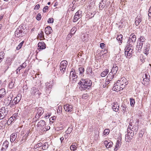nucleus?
<instances>
[{"instance_id":"nucleus-7","label":"nucleus","mask_w":151,"mask_h":151,"mask_svg":"<svg viewBox=\"0 0 151 151\" xmlns=\"http://www.w3.org/2000/svg\"><path fill=\"white\" fill-rule=\"evenodd\" d=\"M23 28L22 27H19L15 32V35L16 37H22V33L23 31Z\"/></svg>"},{"instance_id":"nucleus-36","label":"nucleus","mask_w":151,"mask_h":151,"mask_svg":"<svg viewBox=\"0 0 151 151\" xmlns=\"http://www.w3.org/2000/svg\"><path fill=\"white\" fill-rule=\"evenodd\" d=\"M143 45V42H139V45L137 46V47L138 48V50H141Z\"/></svg>"},{"instance_id":"nucleus-28","label":"nucleus","mask_w":151,"mask_h":151,"mask_svg":"<svg viewBox=\"0 0 151 151\" xmlns=\"http://www.w3.org/2000/svg\"><path fill=\"white\" fill-rule=\"evenodd\" d=\"M8 110L6 109H5V107H2L0 109V112L3 113H6V114H8Z\"/></svg>"},{"instance_id":"nucleus-23","label":"nucleus","mask_w":151,"mask_h":151,"mask_svg":"<svg viewBox=\"0 0 151 151\" xmlns=\"http://www.w3.org/2000/svg\"><path fill=\"white\" fill-rule=\"evenodd\" d=\"M142 21V19L141 17H137L135 19V24L136 26L138 25Z\"/></svg>"},{"instance_id":"nucleus-21","label":"nucleus","mask_w":151,"mask_h":151,"mask_svg":"<svg viewBox=\"0 0 151 151\" xmlns=\"http://www.w3.org/2000/svg\"><path fill=\"white\" fill-rule=\"evenodd\" d=\"M38 47L40 49L43 50L46 48V45L43 42H39L38 44Z\"/></svg>"},{"instance_id":"nucleus-60","label":"nucleus","mask_w":151,"mask_h":151,"mask_svg":"<svg viewBox=\"0 0 151 151\" xmlns=\"http://www.w3.org/2000/svg\"><path fill=\"white\" fill-rule=\"evenodd\" d=\"M131 49V46H127L125 47V53L127 51H128V50H129V49Z\"/></svg>"},{"instance_id":"nucleus-46","label":"nucleus","mask_w":151,"mask_h":151,"mask_svg":"<svg viewBox=\"0 0 151 151\" xmlns=\"http://www.w3.org/2000/svg\"><path fill=\"white\" fill-rule=\"evenodd\" d=\"M12 100V99H11V98H10L9 99H7V100H6L5 101V102H6L7 101H8L6 102H5L6 103V104H11V101Z\"/></svg>"},{"instance_id":"nucleus-64","label":"nucleus","mask_w":151,"mask_h":151,"mask_svg":"<svg viewBox=\"0 0 151 151\" xmlns=\"http://www.w3.org/2000/svg\"><path fill=\"white\" fill-rule=\"evenodd\" d=\"M73 35L72 34H71V33H70L69 34H68V36L67 38H68V39H69L70 38L72 37Z\"/></svg>"},{"instance_id":"nucleus-17","label":"nucleus","mask_w":151,"mask_h":151,"mask_svg":"<svg viewBox=\"0 0 151 151\" xmlns=\"http://www.w3.org/2000/svg\"><path fill=\"white\" fill-rule=\"evenodd\" d=\"M127 132V135L126 136L127 138L130 139H132L134 134L133 130H132L129 131Z\"/></svg>"},{"instance_id":"nucleus-4","label":"nucleus","mask_w":151,"mask_h":151,"mask_svg":"<svg viewBox=\"0 0 151 151\" xmlns=\"http://www.w3.org/2000/svg\"><path fill=\"white\" fill-rule=\"evenodd\" d=\"M67 64L68 62L65 60H63L60 63V70L61 73L63 74L65 73Z\"/></svg>"},{"instance_id":"nucleus-49","label":"nucleus","mask_w":151,"mask_h":151,"mask_svg":"<svg viewBox=\"0 0 151 151\" xmlns=\"http://www.w3.org/2000/svg\"><path fill=\"white\" fill-rule=\"evenodd\" d=\"M5 53L3 52H0V57L4 58L5 57Z\"/></svg>"},{"instance_id":"nucleus-63","label":"nucleus","mask_w":151,"mask_h":151,"mask_svg":"<svg viewBox=\"0 0 151 151\" xmlns=\"http://www.w3.org/2000/svg\"><path fill=\"white\" fill-rule=\"evenodd\" d=\"M30 105H29V106H25V110H26L27 109H28V110H30Z\"/></svg>"},{"instance_id":"nucleus-13","label":"nucleus","mask_w":151,"mask_h":151,"mask_svg":"<svg viewBox=\"0 0 151 151\" xmlns=\"http://www.w3.org/2000/svg\"><path fill=\"white\" fill-rule=\"evenodd\" d=\"M121 87V86L120 85H119L118 83L117 82V83H115L114 84L112 89L114 91H118L123 89H122Z\"/></svg>"},{"instance_id":"nucleus-44","label":"nucleus","mask_w":151,"mask_h":151,"mask_svg":"<svg viewBox=\"0 0 151 151\" xmlns=\"http://www.w3.org/2000/svg\"><path fill=\"white\" fill-rule=\"evenodd\" d=\"M129 38H130L132 39H134V40H136V36L134 35V33L132 34L131 35H130Z\"/></svg>"},{"instance_id":"nucleus-16","label":"nucleus","mask_w":151,"mask_h":151,"mask_svg":"<svg viewBox=\"0 0 151 151\" xmlns=\"http://www.w3.org/2000/svg\"><path fill=\"white\" fill-rule=\"evenodd\" d=\"M104 145L106 148H109L111 147L113 145L112 142L110 141L109 142L107 140L104 142Z\"/></svg>"},{"instance_id":"nucleus-3","label":"nucleus","mask_w":151,"mask_h":151,"mask_svg":"<svg viewBox=\"0 0 151 151\" xmlns=\"http://www.w3.org/2000/svg\"><path fill=\"white\" fill-rule=\"evenodd\" d=\"M45 122L43 120H41L38 122L36 126L38 129L43 131L46 130V129H45Z\"/></svg>"},{"instance_id":"nucleus-9","label":"nucleus","mask_w":151,"mask_h":151,"mask_svg":"<svg viewBox=\"0 0 151 151\" xmlns=\"http://www.w3.org/2000/svg\"><path fill=\"white\" fill-rule=\"evenodd\" d=\"M44 112V110L41 107H39L37 109V114L35 116V118L37 119L39 118L40 117L42 114Z\"/></svg>"},{"instance_id":"nucleus-62","label":"nucleus","mask_w":151,"mask_h":151,"mask_svg":"<svg viewBox=\"0 0 151 151\" xmlns=\"http://www.w3.org/2000/svg\"><path fill=\"white\" fill-rule=\"evenodd\" d=\"M148 16L151 17V6L150 7V8L148 11Z\"/></svg>"},{"instance_id":"nucleus-25","label":"nucleus","mask_w":151,"mask_h":151,"mask_svg":"<svg viewBox=\"0 0 151 151\" xmlns=\"http://www.w3.org/2000/svg\"><path fill=\"white\" fill-rule=\"evenodd\" d=\"M9 144V142L6 140L3 143L2 145V147L1 150H2L3 149H6L8 147Z\"/></svg>"},{"instance_id":"nucleus-1","label":"nucleus","mask_w":151,"mask_h":151,"mask_svg":"<svg viewBox=\"0 0 151 151\" xmlns=\"http://www.w3.org/2000/svg\"><path fill=\"white\" fill-rule=\"evenodd\" d=\"M78 84L81 85L82 90H85L90 88L92 85V82L89 79H82Z\"/></svg>"},{"instance_id":"nucleus-61","label":"nucleus","mask_w":151,"mask_h":151,"mask_svg":"<svg viewBox=\"0 0 151 151\" xmlns=\"http://www.w3.org/2000/svg\"><path fill=\"white\" fill-rule=\"evenodd\" d=\"M51 114L50 113H47L46 114L45 116V117L46 118H48L51 115Z\"/></svg>"},{"instance_id":"nucleus-20","label":"nucleus","mask_w":151,"mask_h":151,"mask_svg":"<svg viewBox=\"0 0 151 151\" xmlns=\"http://www.w3.org/2000/svg\"><path fill=\"white\" fill-rule=\"evenodd\" d=\"M135 41L136 40H134V39H132L129 38L127 42V45L128 46H131V47H132L133 45H134Z\"/></svg>"},{"instance_id":"nucleus-29","label":"nucleus","mask_w":151,"mask_h":151,"mask_svg":"<svg viewBox=\"0 0 151 151\" xmlns=\"http://www.w3.org/2000/svg\"><path fill=\"white\" fill-rule=\"evenodd\" d=\"M53 83H52V82L51 81H50L48 82H47L46 83V88L48 89L51 88L53 86Z\"/></svg>"},{"instance_id":"nucleus-26","label":"nucleus","mask_w":151,"mask_h":151,"mask_svg":"<svg viewBox=\"0 0 151 151\" xmlns=\"http://www.w3.org/2000/svg\"><path fill=\"white\" fill-rule=\"evenodd\" d=\"M121 145L120 142V141L117 140V141L116 145L114 149V151H116L119 148Z\"/></svg>"},{"instance_id":"nucleus-55","label":"nucleus","mask_w":151,"mask_h":151,"mask_svg":"<svg viewBox=\"0 0 151 151\" xmlns=\"http://www.w3.org/2000/svg\"><path fill=\"white\" fill-rule=\"evenodd\" d=\"M48 23H52L53 22V19L52 18H50L47 21Z\"/></svg>"},{"instance_id":"nucleus-33","label":"nucleus","mask_w":151,"mask_h":151,"mask_svg":"<svg viewBox=\"0 0 151 151\" xmlns=\"http://www.w3.org/2000/svg\"><path fill=\"white\" fill-rule=\"evenodd\" d=\"M37 37L40 39H42L44 37L43 32L41 31V32L38 34Z\"/></svg>"},{"instance_id":"nucleus-11","label":"nucleus","mask_w":151,"mask_h":151,"mask_svg":"<svg viewBox=\"0 0 151 151\" xmlns=\"http://www.w3.org/2000/svg\"><path fill=\"white\" fill-rule=\"evenodd\" d=\"M39 91L37 88H36L35 87H33L31 89L30 93L32 96H36L37 94L38 95H40L39 94Z\"/></svg>"},{"instance_id":"nucleus-31","label":"nucleus","mask_w":151,"mask_h":151,"mask_svg":"<svg viewBox=\"0 0 151 151\" xmlns=\"http://www.w3.org/2000/svg\"><path fill=\"white\" fill-rule=\"evenodd\" d=\"M119 104H114L112 108L113 110L115 111H118L119 108Z\"/></svg>"},{"instance_id":"nucleus-24","label":"nucleus","mask_w":151,"mask_h":151,"mask_svg":"<svg viewBox=\"0 0 151 151\" xmlns=\"http://www.w3.org/2000/svg\"><path fill=\"white\" fill-rule=\"evenodd\" d=\"M17 135L15 133H13L10 136V141L12 142H13L16 139Z\"/></svg>"},{"instance_id":"nucleus-12","label":"nucleus","mask_w":151,"mask_h":151,"mask_svg":"<svg viewBox=\"0 0 151 151\" xmlns=\"http://www.w3.org/2000/svg\"><path fill=\"white\" fill-rule=\"evenodd\" d=\"M64 107L67 112H70L73 110V106L71 104H65L64 106Z\"/></svg>"},{"instance_id":"nucleus-15","label":"nucleus","mask_w":151,"mask_h":151,"mask_svg":"<svg viewBox=\"0 0 151 151\" xmlns=\"http://www.w3.org/2000/svg\"><path fill=\"white\" fill-rule=\"evenodd\" d=\"M13 60V59L12 58H10L9 57H7L6 58V61H5V64L7 66V69L9 68V66L11 64L12 61Z\"/></svg>"},{"instance_id":"nucleus-32","label":"nucleus","mask_w":151,"mask_h":151,"mask_svg":"<svg viewBox=\"0 0 151 151\" xmlns=\"http://www.w3.org/2000/svg\"><path fill=\"white\" fill-rule=\"evenodd\" d=\"M109 72V70L106 69L105 70L103 71L101 74V76L102 77H105L106 76Z\"/></svg>"},{"instance_id":"nucleus-56","label":"nucleus","mask_w":151,"mask_h":151,"mask_svg":"<svg viewBox=\"0 0 151 151\" xmlns=\"http://www.w3.org/2000/svg\"><path fill=\"white\" fill-rule=\"evenodd\" d=\"M42 143L41 142H40L37 144L35 146V147H36V148H37L38 147H40L41 146L42 147Z\"/></svg>"},{"instance_id":"nucleus-27","label":"nucleus","mask_w":151,"mask_h":151,"mask_svg":"<svg viewBox=\"0 0 151 151\" xmlns=\"http://www.w3.org/2000/svg\"><path fill=\"white\" fill-rule=\"evenodd\" d=\"M150 49L149 46H146V47H144L143 50L144 53L147 55L149 53V51Z\"/></svg>"},{"instance_id":"nucleus-8","label":"nucleus","mask_w":151,"mask_h":151,"mask_svg":"<svg viewBox=\"0 0 151 151\" xmlns=\"http://www.w3.org/2000/svg\"><path fill=\"white\" fill-rule=\"evenodd\" d=\"M82 12L80 10L77 11L75 14L73 19V22H76L78 19L82 17Z\"/></svg>"},{"instance_id":"nucleus-37","label":"nucleus","mask_w":151,"mask_h":151,"mask_svg":"<svg viewBox=\"0 0 151 151\" xmlns=\"http://www.w3.org/2000/svg\"><path fill=\"white\" fill-rule=\"evenodd\" d=\"M110 130L109 129H106L104 130L103 133V135H106L109 134Z\"/></svg>"},{"instance_id":"nucleus-42","label":"nucleus","mask_w":151,"mask_h":151,"mask_svg":"<svg viewBox=\"0 0 151 151\" xmlns=\"http://www.w3.org/2000/svg\"><path fill=\"white\" fill-rule=\"evenodd\" d=\"M105 6V5L104 4L102 1L100 3L99 7L101 9H102Z\"/></svg>"},{"instance_id":"nucleus-35","label":"nucleus","mask_w":151,"mask_h":151,"mask_svg":"<svg viewBox=\"0 0 151 151\" xmlns=\"http://www.w3.org/2000/svg\"><path fill=\"white\" fill-rule=\"evenodd\" d=\"M24 43V41H22V42L19 43V44L17 46L16 48V49L17 50H18L20 49Z\"/></svg>"},{"instance_id":"nucleus-41","label":"nucleus","mask_w":151,"mask_h":151,"mask_svg":"<svg viewBox=\"0 0 151 151\" xmlns=\"http://www.w3.org/2000/svg\"><path fill=\"white\" fill-rule=\"evenodd\" d=\"M77 147L75 145H72L70 147V149L71 150L73 151L77 149Z\"/></svg>"},{"instance_id":"nucleus-34","label":"nucleus","mask_w":151,"mask_h":151,"mask_svg":"<svg viewBox=\"0 0 151 151\" xmlns=\"http://www.w3.org/2000/svg\"><path fill=\"white\" fill-rule=\"evenodd\" d=\"M123 35H120L117 36L116 37V39L117 40L120 41L121 43H122V40Z\"/></svg>"},{"instance_id":"nucleus-59","label":"nucleus","mask_w":151,"mask_h":151,"mask_svg":"<svg viewBox=\"0 0 151 151\" xmlns=\"http://www.w3.org/2000/svg\"><path fill=\"white\" fill-rule=\"evenodd\" d=\"M130 104H134L135 101L132 98L130 99Z\"/></svg>"},{"instance_id":"nucleus-40","label":"nucleus","mask_w":151,"mask_h":151,"mask_svg":"<svg viewBox=\"0 0 151 151\" xmlns=\"http://www.w3.org/2000/svg\"><path fill=\"white\" fill-rule=\"evenodd\" d=\"M29 133V132H28V131L27 133H26V134H25L26 136H25L23 137V138L21 140L22 142H23L25 141L26 138V137L28 135Z\"/></svg>"},{"instance_id":"nucleus-45","label":"nucleus","mask_w":151,"mask_h":151,"mask_svg":"<svg viewBox=\"0 0 151 151\" xmlns=\"http://www.w3.org/2000/svg\"><path fill=\"white\" fill-rule=\"evenodd\" d=\"M79 71L80 73V74H82L83 73L84 71V68L83 67H80L78 68Z\"/></svg>"},{"instance_id":"nucleus-22","label":"nucleus","mask_w":151,"mask_h":151,"mask_svg":"<svg viewBox=\"0 0 151 151\" xmlns=\"http://www.w3.org/2000/svg\"><path fill=\"white\" fill-rule=\"evenodd\" d=\"M6 94V91L4 88L0 89V100L1 99L4 97Z\"/></svg>"},{"instance_id":"nucleus-6","label":"nucleus","mask_w":151,"mask_h":151,"mask_svg":"<svg viewBox=\"0 0 151 151\" xmlns=\"http://www.w3.org/2000/svg\"><path fill=\"white\" fill-rule=\"evenodd\" d=\"M142 77L143 78V79L142 82V83L145 86L147 85L150 81V76L149 74L145 73V76H143Z\"/></svg>"},{"instance_id":"nucleus-18","label":"nucleus","mask_w":151,"mask_h":151,"mask_svg":"<svg viewBox=\"0 0 151 151\" xmlns=\"http://www.w3.org/2000/svg\"><path fill=\"white\" fill-rule=\"evenodd\" d=\"M52 32V28L49 26L47 27L45 29V32L47 35L50 34Z\"/></svg>"},{"instance_id":"nucleus-47","label":"nucleus","mask_w":151,"mask_h":151,"mask_svg":"<svg viewBox=\"0 0 151 151\" xmlns=\"http://www.w3.org/2000/svg\"><path fill=\"white\" fill-rule=\"evenodd\" d=\"M131 129H132V130L133 129V130H134V128L132 127V125H131V124H130L128 126V128L127 129V132L130 131L129 130H130V131L132 130Z\"/></svg>"},{"instance_id":"nucleus-2","label":"nucleus","mask_w":151,"mask_h":151,"mask_svg":"<svg viewBox=\"0 0 151 151\" xmlns=\"http://www.w3.org/2000/svg\"><path fill=\"white\" fill-rule=\"evenodd\" d=\"M75 70L72 69L70 71L69 76V80L72 81V83H75L77 80V76L74 73Z\"/></svg>"},{"instance_id":"nucleus-54","label":"nucleus","mask_w":151,"mask_h":151,"mask_svg":"<svg viewBox=\"0 0 151 151\" xmlns=\"http://www.w3.org/2000/svg\"><path fill=\"white\" fill-rule=\"evenodd\" d=\"M48 7L47 6H45L43 9V12H46L48 10Z\"/></svg>"},{"instance_id":"nucleus-50","label":"nucleus","mask_w":151,"mask_h":151,"mask_svg":"<svg viewBox=\"0 0 151 151\" xmlns=\"http://www.w3.org/2000/svg\"><path fill=\"white\" fill-rule=\"evenodd\" d=\"M41 18V16L40 13H38L36 17V19L38 20H40Z\"/></svg>"},{"instance_id":"nucleus-48","label":"nucleus","mask_w":151,"mask_h":151,"mask_svg":"<svg viewBox=\"0 0 151 151\" xmlns=\"http://www.w3.org/2000/svg\"><path fill=\"white\" fill-rule=\"evenodd\" d=\"M92 71V69L90 67H88L87 68L86 72L87 74L90 72H91Z\"/></svg>"},{"instance_id":"nucleus-58","label":"nucleus","mask_w":151,"mask_h":151,"mask_svg":"<svg viewBox=\"0 0 151 151\" xmlns=\"http://www.w3.org/2000/svg\"><path fill=\"white\" fill-rule=\"evenodd\" d=\"M26 63L25 62H24L21 65V67L23 68H25L26 67Z\"/></svg>"},{"instance_id":"nucleus-30","label":"nucleus","mask_w":151,"mask_h":151,"mask_svg":"<svg viewBox=\"0 0 151 151\" xmlns=\"http://www.w3.org/2000/svg\"><path fill=\"white\" fill-rule=\"evenodd\" d=\"M49 145L47 142L44 143L42 146V148L43 150H46L48 148Z\"/></svg>"},{"instance_id":"nucleus-10","label":"nucleus","mask_w":151,"mask_h":151,"mask_svg":"<svg viewBox=\"0 0 151 151\" xmlns=\"http://www.w3.org/2000/svg\"><path fill=\"white\" fill-rule=\"evenodd\" d=\"M113 73L110 72L107 76L106 80V83H105V86H106V85H107L109 83L110 81H111L114 78V75H113Z\"/></svg>"},{"instance_id":"nucleus-5","label":"nucleus","mask_w":151,"mask_h":151,"mask_svg":"<svg viewBox=\"0 0 151 151\" xmlns=\"http://www.w3.org/2000/svg\"><path fill=\"white\" fill-rule=\"evenodd\" d=\"M127 81L126 78H122L120 80H118L117 82L119 85H120L121 86V88L122 89H123L128 83Z\"/></svg>"},{"instance_id":"nucleus-38","label":"nucleus","mask_w":151,"mask_h":151,"mask_svg":"<svg viewBox=\"0 0 151 151\" xmlns=\"http://www.w3.org/2000/svg\"><path fill=\"white\" fill-rule=\"evenodd\" d=\"M76 31L77 28L76 27H74L71 30V32L70 33H71V34H72L73 35L75 33Z\"/></svg>"},{"instance_id":"nucleus-52","label":"nucleus","mask_w":151,"mask_h":151,"mask_svg":"<svg viewBox=\"0 0 151 151\" xmlns=\"http://www.w3.org/2000/svg\"><path fill=\"white\" fill-rule=\"evenodd\" d=\"M144 133V132L142 130L140 131L139 134V136L140 137H142Z\"/></svg>"},{"instance_id":"nucleus-57","label":"nucleus","mask_w":151,"mask_h":151,"mask_svg":"<svg viewBox=\"0 0 151 151\" xmlns=\"http://www.w3.org/2000/svg\"><path fill=\"white\" fill-rule=\"evenodd\" d=\"M13 121V117H10L9 120L8 121L7 123L8 124L9 123H10V124Z\"/></svg>"},{"instance_id":"nucleus-51","label":"nucleus","mask_w":151,"mask_h":151,"mask_svg":"<svg viewBox=\"0 0 151 151\" xmlns=\"http://www.w3.org/2000/svg\"><path fill=\"white\" fill-rule=\"evenodd\" d=\"M87 74L91 78H93L94 76V73L92 72V71H91V72H90Z\"/></svg>"},{"instance_id":"nucleus-14","label":"nucleus","mask_w":151,"mask_h":151,"mask_svg":"<svg viewBox=\"0 0 151 151\" xmlns=\"http://www.w3.org/2000/svg\"><path fill=\"white\" fill-rule=\"evenodd\" d=\"M133 46L132 47H131V49H129L128 51H127L125 52V55L128 58H130L132 56V53Z\"/></svg>"},{"instance_id":"nucleus-19","label":"nucleus","mask_w":151,"mask_h":151,"mask_svg":"<svg viewBox=\"0 0 151 151\" xmlns=\"http://www.w3.org/2000/svg\"><path fill=\"white\" fill-rule=\"evenodd\" d=\"M118 67L116 65H114L111 70V72L113 75L116 74L118 71Z\"/></svg>"},{"instance_id":"nucleus-43","label":"nucleus","mask_w":151,"mask_h":151,"mask_svg":"<svg viewBox=\"0 0 151 151\" xmlns=\"http://www.w3.org/2000/svg\"><path fill=\"white\" fill-rule=\"evenodd\" d=\"M145 40V39L143 36H141L140 38H139V40L140 42H144Z\"/></svg>"},{"instance_id":"nucleus-53","label":"nucleus","mask_w":151,"mask_h":151,"mask_svg":"<svg viewBox=\"0 0 151 151\" xmlns=\"http://www.w3.org/2000/svg\"><path fill=\"white\" fill-rule=\"evenodd\" d=\"M19 101V100L18 101H17V97H15L14 98V100L12 101V102H13L15 104H17Z\"/></svg>"},{"instance_id":"nucleus-39","label":"nucleus","mask_w":151,"mask_h":151,"mask_svg":"<svg viewBox=\"0 0 151 151\" xmlns=\"http://www.w3.org/2000/svg\"><path fill=\"white\" fill-rule=\"evenodd\" d=\"M6 115V113L3 114L0 112V119H3Z\"/></svg>"}]
</instances>
